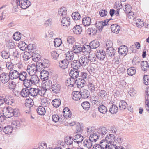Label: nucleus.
Masks as SVG:
<instances>
[{"mask_svg":"<svg viewBox=\"0 0 149 149\" xmlns=\"http://www.w3.org/2000/svg\"><path fill=\"white\" fill-rule=\"evenodd\" d=\"M39 82V79L36 75L31 76V77L26 79L23 84L26 87H30L31 86L36 85Z\"/></svg>","mask_w":149,"mask_h":149,"instance_id":"f257e3e1","label":"nucleus"},{"mask_svg":"<svg viewBox=\"0 0 149 149\" xmlns=\"http://www.w3.org/2000/svg\"><path fill=\"white\" fill-rule=\"evenodd\" d=\"M16 3L23 9H26L31 5L30 1L28 0H16Z\"/></svg>","mask_w":149,"mask_h":149,"instance_id":"f03ea898","label":"nucleus"},{"mask_svg":"<svg viewBox=\"0 0 149 149\" xmlns=\"http://www.w3.org/2000/svg\"><path fill=\"white\" fill-rule=\"evenodd\" d=\"M78 58L81 65L85 66L88 65L89 63V60L86 56L84 54L79 56Z\"/></svg>","mask_w":149,"mask_h":149,"instance_id":"7ed1b4c3","label":"nucleus"},{"mask_svg":"<svg viewBox=\"0 0 149 149\" xmlns=\"http://www.w3.org/2000/svg\"><path fill=\"white\" fill-rule=\"evenodd\" d=\"M128 52V49L125 45L120 46L118 48V52L122 56H125Z\"/></svg>","mask_w":149,"mask_h":149,"instance_id":"20e7f679","label":"nucleus"},{"mask_svg":"<svg viewBox=\"0 0 149 149\" xmlns=\"http://www.w3.org/2000/svg\"><path fill=\"white\" fill-rule=\"evenodd\" d=\"M96 131L101 138L104 136L107 132V129L105 127H100L97 129Z\"/></svg>","mask_w":149,"mask_h":149,"instance_id":"39448f33","label":"nucleus"},{"mask_svg":"<svg viewBox=\"0 0 149 149\" xmlns=\"http://www.w3.org/2000/svg\"><path fill=\"white\" fill-rule=\"evenodd\" d=\"M10 78L9 74L5 73H3L1 74L0 80L3 83H5L9 81Z\"/></svg>","mask_w":149,"mask_h":149,"instance_id":"423d86ee","label":"nucleus"},{"mask_svg":"<svg viewBox=\"0 0 149 149\" xmlns=\"http://www.w3.org/2000/svg\"><path fill=\"white\" fill-rule=\"evenodd\" d=\"M31 66H29L27 68V71L29 74L31 75V76L33 75H36L35 74L37 71H39L38 69H37L35 66L34 65H31Z\"/></svg>","mask_w":149,"mask_h":149,"instance_id":"0eeeda50","label":"nucleus"},{"mask_svg":"<svg viewBox=\"0 0 149 149\" xmlns=\"http://www.w3.org/2000/svg\"><path fill=\"white\" fill-rule=\"evenodd\" d=\"M49 76V74L48 71L44 70L41 71L40 77L41 80L44 81L48 80V79Z\"/></svg>","mask_w":149,"mask_h":149,"instance_id":"6e6552de","label":"nucleus"},{"mask_svg":"<svg viewBox=\"0 0 149 149\" xmlns=\"http://www.w3.org/2000/svg\"><path fill=\"white\" fill-rule=\"evenodd\" d=\"M69 75L74 79L77 78L79 76V71L77 68L72 69L69 72Z\"/></svg>","mask_w":149,"mask_h":149,"instance_id":"1a4fd4ad","label":"nucleus"},{"mask_svg":"<svg viewBox=\"0 0 149 149\" xmlns=\"http://www.w3.org/2000/svg\"><path fill=\"white\" fill-rule=\"evenodd\" d=\"M76 85H77L79 88H81L83 87L86 83L85 80L84 79L78 78L76 79Z\"/></svg>","mask_w":149,"mask_h":149,"instance_id":"9d476101","label":"nucleus"},{"mask_svg":"<svg viewBox=\"0 0 149 149\" xmlns=\"http://www.w3.org/2000/svg\"><path fill=\"white\" fill-rule=\"evenodd\" d=\"M63 116L65 118H70L72 116V113L68 107H65L63 110Z\"/></svg>","mask_w":149,"mask_h":149,"instance_id":"9b49d317","label":"nucleus"},{"mask_svg":"<svg viewBox=\"0 0 149 149\" xmlns=\"http://www.w3.org/2000/svg\"><path fill=\"white\" fill-rule=\"evenodd\" d=\"M29 87H26L22 89L20 93V95L24 97H30V91Z\"/></svg>","mask_w":149,"mask_h":149,"instance_id":"f8f14e48","label":"nucleus"},{"mask_svg":"<svg viewBox=\"0 0 149 149\" xmlns=\"http://www.w3.org/2000/svg\"><path fill=\"white\" fill-rule=\"evenodd\" d=\"M107 23L106 20H104V22L102 21H97L95 24L96 27L100 31L102 30L104 26L107 25Z\"/></svg>","mask_w":149,"mask_h":149,"instance_id":"ddd939ff","label":"nucleus"},{"mask_svg":"<svg viewBox=\"0 0 149 149\" xmlns=\"http://www.w3.org/2000/svg\"><path fill=\"white\" fill-rule=\"evenodd\" d=\"M115 136L113 134H110L106 135L105 137V140L108 144H111L115 141Z\"/></svg>","mask_w":149,"mask_h":149,"instance_id":"4468645a","label":"nucleus"},{"mask_svg":"<svg viewBox=\"0 0 149 149\" xmlns=\"http://www.w3.org/2000/svg\"><path fill=\"white\" fill-rule=\"evenodd\" d=\"M102 51H101V50H99V51H98L95 55L97 59H98L100 61L104 60L105 56V53L102 50Z\"/></svg>","mask_w":149,"mask_h":149,"instance_id":"2eb2a0df","label":"nucleus"},{"mask_svg":"<svg viewBox=\"0 0 149 149\" xmlns=\"http://www.w3.org/2000/svg\"><path fill=\"white\" fill-rule=\"evenodd\" d=\"M94 143L95 142L89 138V139H86L84 141L83 145L84 146L89 148L92 147L93 143Z\"/></svg>","mask_w":149,"mask_h":149,"instance_id":"dca6fc26","label":"nucleus"},{"mask_svg":"<svg viewBox=\"0 0 149 149\" xmlns=\"http://www.w3.org/2000/svg\"><path fill=\"white\" fill-rule=\"evenodd\" d=\"M72 31L74 33L79 35L81 33L82 31V27L79 25H76L73 28Z\"/></svg>","mask_w":149,"mask_h":149,"instance_id":"f3484780","label":"nucleus"},{"mask_svg":"<svg viewBox=\"0 0 149 149\" xmlns=\"http://www.w3.org/2000/svg\"><path fill=\"white\" fill-rule=\"evenodd\" d=\"M19 73L17 71H11L9 73V74L11 80L18 79Z\"/></svg>","mask_w":149,"mask_h":149,"instance_id":"a211bd4d","label":"nucleus"},{"mask_svg":"<svg viewBox=\"0 0 149 149\" xmlns=\"http://www.w3.org/2000/svg\"><path fill=\"white\" fill-rule=\"evenodd\" d=\"M60 86L59 84L57 83H55L52 84L51 89L52 92L57 93L60 91Z\"/></svg>","mask_w":149,"mask_h":149,"instance_id":"6ab92c4d","label":"nucleus"},{"mask_svg":"<svg viewBox=\"0 0 149 149\" xmlns=\"http://www.w3.org/2000/svg\"><path fill=\"white\" fill-rule=\"evenodd\" d=\"M19 75L18 78L19 80L25 82L28 77L27 73L26 72L22 71L19 73Z\"/></svg>","mask_w":149,"mask_h":149,"instance_id":"aec40b11","label":"nucleus"},{"mask_svg":"<svg viewBox=\"0 0 149 149\" xmlns=\"http://www.w3.org/2000/svg\"><path fill=\"white\" fill-rule=\"evenodd\" d=\"M65 55L66 60L72 61L74 57V52L72 51H69L66 53Z\"/></svg>","mask_w":149,"mask_h":149,"instance_id":"412c9836","label":"nucleus"},{"mask_svg":"<svg viewBox=\"0 0 149 149\" xmlns=\"http://www.w3.org/2000/svg\"><path fill=\"white\" fill-rule=\"evenodd\" d=\"M45 81L43 85V88L47 91L50 90L51 89L52 85V81L49 80H45Z\"/></svg>","mask_w":149,"mask_h":149,"instance_id":"4be33fe9","label":"nucleus"},{"mask_svg":"<svg viewBox=\"0 0 149 149\" xmlns=\"http://www.w3.org/2000/svg\"><path fill=\"white\" fill-rule=\"evenodd\" d=\"M70 19L68 17H64L61 21V25L63 26H68L70 24Z\"/></svg>","mask_w":149,"mask_h":149,"instance_id":"5701e85b","label":"nucleus"},{"mask_svg":"<svg viewBox=\"0 0 149 149\" xmlns=\"http://www.w3.org/2000/svg\"><path fill=\"white\" fill-rule=\"evenodd\" d=\"M80 93L81 97L83 98H87L89 97V91L86 89H81L79 92Z\"/></svg>","mask_w":149,"mask_h":149,"instance_id":"b1692460","label":"nucleus"},{"mask_svg":"<svg viewBox=\"0 0 149 149\" xmlns=\"http://www.w3.org/2000/svg\"><path fill=\"white\" fill-rule=\"evenodd\" d=\"M74 141L77 144L81 142L83 140V137L80 134H77L74 136Z\"/></svg>","mask_w":149,"mask_h":149,"instance_id":"393cba45","label":"nucleus"},{"mask_svg":"<svg viewBox=\"0 0 149 149\" xmlns=\"http://www.w3.org/2000/svg\"><path fill=\"white\" fill-rule=\"evenodd\" d=\"M82 22L84 26H88L91 24V19L90 17H85L82 19Z\"/></svg>","mask_w":149,"mask_h":149,"instance_id":"a878e982","label":"nucleus"},{"mask_svg":"<svg viewBox=\"0 0 149 149\" xmlns=\"http://www.w3.org/2000/svg\"><path fill=\"white\" fill-rule=\"evenodd\" d=\"M107 53L111 56H114L116 53V50L111 46H109L106 49Z\"/></svg>","mask_w":149,"mask_h":149,"instance_id":"bb28decb","label":"nucleus"},{"mask_svg":"<svg viewBox=\"0 0 149 149\" xmlns=\"http://www.w3.org/2000/svg\"><path fill=\"white\" fill-rule=\"evenodd\" d=\"M91 47L89 44V45H83L82 46L83 53L86 54L90 53L91 51L92 48Z\"/></svg>","mask_w":149,"mask_h":149,"instance_id":"cd10ccee","label":"nucleus"},{"mask_svg":"<svg viewBox=\"0 0 149 149\" xmlns=\"http://www.w3.org/2000/svg\"><path fill=\"white\" fill-rule=\"evenodd\" d=\"M69 63L68 60L66 59H64L59 62V66L63 69H65L68 67Z\"/></svg>","mask_w":149,"mask_h":149,"instance_id":"c85d7f7f","label":"nucleus"},{"mask_svg":"<svg viewBox=\"0 0 149 149\" xmlns=\"http://www.w3.org/2000/svg\"><path fill=\"white\" fill-rule=\"evenodd\" d=\"M72 97L75 100H78L81 98L80 93L78 91H74L72 94Z\"/></svg>","mask_w":149,"mask_h":149,"instance_id":"c756f323","label":"nucleus"},{"mask_svg":"<svg viewBox=\"0 0 149 149\" xmlns=\"http://www.w3.org/2000/svg\"><path fill=\"white\" fill-rule=\"evenodd\" d=\"M4 99L5 102L8 105H11L14 102L13 97L9 95H6Z\"/></svg>","mask_w":149,"mask_h":149,"instance_id":"7c9ffc66","label":"nucleus"},{"mask_svg":"<svg viewBox=\"0 0 149 149\" xmlns=\"http://www.w3.org/2000/svg\"><path fill=\"white\" fill-rule=\"evenodd\" d=\"M11 107H8L6 108V111L3 113L4 116L7 118H10L13 116V114L12 113Z\"/></svg>","mask_w":149,"mask_h":149,"instance_id":"2f4dec72","label":"nucleus"},{"mask_svg":"<svg viewBox=\"0 0 149 149\" xmlns=\"http://www.w3.org/2000/svg\"><path fill=\"white\" fill-rule=\"evenodd\" d=\"M74 52L75 54H79L83 52V48L80 46L79 45H75L73 47Z\"/></svg>","mask_w":149,"mask_h":149,"instance_id":"473e14b6","label":"nucleus"},{"mask_svg":"<svg viewBox=\"0 0 149 149\" xmlns=\"http://www.w3.org/2000/svg\"><path fill=\"white\" fill-rule=\"evenodd\" d=\"M32 59L36 62L39 61L41 58L40 55L38 53L35 52L32 53Z\"/></svg>","mask_w":149,"mask_h":149,"instance_id":"72a5a7b5","label":"nucleus"},{"mask_svg":"<svg viewBox=\"0 0 149 149\" xmlns=\"http://www.w3.org/2000/svg\"><path fill=\"white\" fill-rule=\"evenodd\" d=\"M120 29V26L116 24H113L111 26V31L116 33H119Z\"/></svg>","mask_w":149,"mask_h":149,"instance_id":"f704fd0d","label":"nucleus"},{"mask_svg":"<svg viewBox=\"0 0 149 149\" xmlns=\"http://www.w3.org/2000/svg\"><path fill=\"white\" fill-rule=\"evenodd\" d=\"M118 110V107L114 104L111 105L109 109V112L112 114H116Z\"/></svg>","mask_w":149,"mask_h":149,"instance_id":"c9c22d12","label":"nucleus"},{"mask_svg":"<svg viewBox=\"0 0 149 149\" xmlns=\"http://www.w3.org/2000/svg\"><path fill=\"white\" fill-rule=\"evenodd\" d=\"M96 131L95 132H94L91 134L90 135L89 137V139H91V140H92L95 142L97 141V140L100 138L98 133H96Z\"/></svg>","mask_w":149,"mask_h":149,"instance_id":"e433bc0d","label":"nucleus"},{"mask_svg":"<svg viewBox=\"0 0 149 149\" xmlns=\"http://www.w3.org/2000/svg\"><path fill=\"white\" fill-rule=\"evenodd\" d=\"M30 96L34 97L38 95V89L34 88H29Z\"/></svg>","mask_w":149,"mask_h":149,"instance_id":"4c0bfd02","label":"nucleus"},{"mask_svg":"<svg viewBox=\"0 0 149 149\" xmlns=\"http://www.w3.org/2000/svg\"><path fill=\"white\" fill-rule=\"evenodd\" d=\"M89 45L92 49H96L99 46V43L97 40H94L92 41Z\"/></svg>","mask_w":149,"mask_h":149,"instance_id":"58836bf2","label":"nucleus"},{"mask_svg":"<svg viewBox=\"0 0 149 149\" xmlns=\"http://www.w3.org/2000/svg\"><path fill=\"white\" fill-rule=\"evenodd\" d=\"M13 129V127L11 126L8 125L4 127L3 131L6 134H10L11 133Z\"/></svg>","mask_w":149,"mask_h":149,"instance_id":"ea45409f","label":"nucleus"},{"mask_svg":"<svg viewBox=\"0 0 149 149\" xmlns=\"http://www.w3.org/2000/svg\"><path fill=\"white\" fill-rule=\"evenodd\" d=\"M98 109L100 112L104 114L106 113L107 111V107L103 104L100 105L98 107Z\"/></svg>","mask_w":149,"mask_h":149,"instance_id":"a19ab883","label":"nucleus"},{"mask_svg":"<svg viewBox=\"0 0 149 149\" xmlns=\"http://www.w3.org/2000/svg\"><path fill=\"white\" fill-rule=\"evenodd\" d=\"M141 68L143 70L146 71L148 70L149 65L147 61H142L141 63Z\"/></svg>","mask_w":149,"mask_h":149,"instance_id":"79ce46f5","label":"nucleus"},{"mask_svg":"<svg viewBox=\"0 0 149 149\" xmlns=\"http://www.w3.org/2000/svg\"><path fill=\"white\" fill-rule=\"evenodd\" d=\"M73 141L74 139L73 137L70 136H67L65 139V143L68 145L72 144Z\"/></svg>","mask_w":149,"mask_h":149,"instance_id":"37998d69","label":"nucleus"},{"mask_svg":"<svg viewBox=\"0 0 149 149\" xmlns=\"http://www.w3.org/2000/svg\"><path fill=\"white\" fill-rule=\"evenodd\" d=\"M36 111L38 114L41 115H44L46 112L45 108L42 106L39 107Z\"/></svg>","mask_w":149,"mask_h":149,"instance_id":"c03bdc74","label":"nucleus"},{"mask_svg":"<svg viewBox=\"0 0 149 149\" xmlns=\"http://www.w3.org/2000/svg\"><path fill=\"white\" fill-rule=\"evenodd\" d=\"M67 13L66 8L65 7L61 8L58 11V14L60 16L63 17L65 16L66 15Z\"/></svg>","mask_w":149,"mask_h":149,"instance_id":"a18cd8bd","label":"nucleus"},{"mask_svg":"<svg viewBox=\"0 0 149 149\" xmlns=\"http://www.w3.org/2000/svg\"><path fill=\"white\" fill-rule=\"evenodd\" d=\"M71 65L73 67V68H77V70L79 69L81 66L79 61H77V60L73 61L71 63Z\"/></svg>","mask_w":149,"mask_h":149,"instance_id":"49530a36","label":"nucleus"},{"mask_svg":"<svg viewBox=\"0 0 149 149\" xmlns=\"http://www.w3.org/2000/svg\"><path fill=\"white\" fill-rule=\"evenodd\" d=\"M1 55L4 59H7L10 56V54L8 52L6 51H3L1 53Z\"/></svg>","mask_w":149,"mask_h":149,"instance_id":"de8ad7c7","label":"nucleus"},{"mask_svg":"<svg viewBox=\"0 0 149 149\" xmlns=\"http://www.w3.org/2000/svg\"><path fill=\"white\" fill-rule=\"evenodd\" d=\"M21 35L19 32H16L13 36V38L16 41H19L21 38Z\"/></svg>","mask_w":149,"mask_h":149,"instance_id":"09e8293b","label":"nucleus"},{"mask_svg":"<svg viewBox=\"0 0 149 149\" xmlns=\"http://www.w3.org/2000/svg\"><path fill=\"white\" fill-rule=\"evenodd\" d=\"M127 103L125 101H121L119 104V109L120 110H124L127 107Z\"/></svg>","mask_w":149,"mask_h":149,"instance_id":"8fccbe9b","label":"nucleus"},{"mask_svg":"<svg viewBox=\"0 0 149 149\" xmlns=\"http://www.w3.org/2000/svg\"><path fill=\"white\" fill-rule=\"evenodd\" d=\"M87 33L90 35H94L97 33V30L95 28L93 27H90L87 30Z\"/></svg>","mask_w":149,"mask_h":149,"instance_id":"3c124183","label":"nucleus"},{"mask_svg":"<svg viewBox=\"0 0 149 149\" xmlns=\"http://www.w3.org/2000/svg\"><path fill=\"white\" fill-rule=\"evenodd\" d=\"M28 50L29 51V53H33L36 52V49L35 44H29L28 45Z\"/></svg>","mask_w":149,"mask_h":149,"instance_id":"603ef678","label":"nucleus"},{"mask_svg":"<svg viewBox=\"0 0 149 149\" xmlns=\"http://www.w3.org/2000/svg\"><path fill=\"white\" fill-rule=\"evenodd\" d=\"M6 47L9 49H13L15 46L14 42L12 40L8 41L6 43Z\"/></svg>","mask_w":149,"mask_h":149,"instance_id":"864d4df0","label":"nucleus"},{"mask_svg":"<svg viewBox=\"0 0 149 149\" xmlns=\"http://www.w3.org/2000/svg\"><path fill=\"white\" fill-rule=\"evenodd\" d=\"M12 127L13 129L17 128L20 126L19 122L18 120L13 121L11 123Z\"/></svg>","mask_w":149,"mask_h":149,"instance_id":"5fc2aeb1","label":"nucleus"},{"mask_svg":"<svg viewBox=\"0 0 149 149\" xmlns=\"http://www.w3.org/2000/svg\"><path fill=\"white\" fill-rule=\"evenodd\" d=\"M52 103L54 107L57 108L60 105L61 103V100L60 99H55L53 100Z\"/></svg>","mask_w":149,"mask_h":149,"instance_id":"6e6d98bb","label":"nucleus"},{"mask_svg":"<svg viewBox=\"0 0 149 149\" xmlns=\"http://www.w3.org/2000/svg\"><path fill=\"white\" fill-rule=\"evenodd\" d=\"M136 70L134 67H131L128 68L127 72L129 75L132 76L136 73Z\"/></svg>","mask_w":149,"mask_h":149,"instance_id":"4d7b16f0","label":"nucleus"},{"mask_svg":"<svg viewBox=\"0 0 149 149\" xmlns=\"http://www.w3.org/2000/svg\"><path fill=\"white\" fill-rule=\"evenodd\" d=\"M72 17L73 19L75 20H78L81 18L80 14L78 12H75L72 13Z\"/></svg>","mask_w":149,"mask_h":149,"instance_id":"13d9d810","label":"nucleus"},{"mask_svg":"<svg viewBox=\"0 0 149 149\" xmlns=\"http://www.w3.org/2000/svg\"><path fill=\"white\" fill-rule=\"evenodd\" d=\"M34 102L33 100L31 99L27 100L25 103V106L26 107H28L29 108H31Z\"/></svg>","mask_w":149,"mask_h":149,"instance_id":"bf43d9fd","label":"nucleus"},{"mask_svg":"<svg viewBox=\"0 0 149 149\" xmlns=\"http://www.w3.org/2000/svg\"><path fill=\"white\" fill-rule=\"evenodd\" d=\"M107 142L106 140H102L100 143V145L102 149H108V144H107Z\"/></svg>","mask_w":149,"mask_h":149,"instance_id":"052dcab7","label":"nucleus"},{"mask_svg":"<svg viewBox=\"0 0 149 149\" xmlns=\"http://www.w3.org/2000/svg\"><path fill=\"white\" fill-rule=\"evenodd\" d=\"M54 45L56 47L60 46L61 44L62 41L60 39H55L54 41Z\"/></svg>","mask_w":149,"mask_h":149,"instance_id":"680f3d73","label":"nucleus"},{"mask_svg":"<svg viewBox=\"0 0 149 149\" xmlns=\"http://www.w3.org/2000/svg\"><path fill=\"white\" fill-rule=\"evenodd\" d=\"M81 106L84 109L86 110H88L90 107V103L88 101L83 102L81 104Z\"/></svg>","mask_w":149,"mask_h":149,"instance_id":"e2e57ef3","label":"nucleus"},{"mask_svg":"<svg viewBox=\"0 0 149 149\" xmlns=\"http://www.w3.org/2000/svg\"><path fill=\"white\" fill-rule=\"evenodd\" d=\"M21 67L18 64L14 65L13 69V71H17L19 73H20L22 71L21 70Z\"/></svg>","mask_w":149,"mask_h":149,"instance_id":"0e129e2a","label":"nucleus"},{"mask_svg":"<svg viewBox=\"0 0 149 149\" xmlns=\"http://www.w3.org/2000/svg\"><path fill=\"white\" fill-rule=\"evenodd\" d=\"M76 79L75 80L74 79L71 77L67 80V83L69 84L72 86L74 87V85L76 84Z\"/></svg>","mask_w":149,"mask_h":149,"instance_id":"69168bd1","label":"nucleus"},{"mask_svg":"<svg viewBox=\"0 0 149 149\" xmlns=\"http://www.w3.org/2000/svg\"><path fill=\"white\" fill-rule=\"evenodd\" d=\"M13 65L11 62H8L6 63V66L7 68L10 71L12 70L14 66Z\"/></svg>","mask_w":149,"mask_h":149,"instance_id":"338daca9","label":"nucleus"},{"mask_svg":"<svg viewBox=\"0 0 149 149\" xmlns=\"http://www.w3.org/2000/svg\"><path fill=\"white\" fill-rule=\"evenodd\" d=\"M144 84L146 85H148L149 83V76L148 75H144L143 79Z\"/></svg>","mask_w":149,"mask_h":149,"instance_id":"774afa93","label":"nucleus"}]
</instances>
